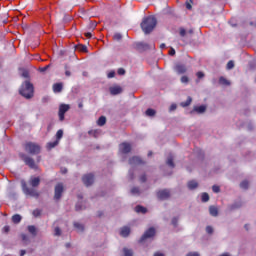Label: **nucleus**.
<instances>
[{
  "instance_id": "obj_40",
  "label": "nucleus",
  "mask_w": 256,
  "mask_h": 256,
  "mask_svg": "<svg viewBox=\"0 0 256 256\" xmlns=\"http://www.w3.org/2000/svg\"><path fill=\"white\" fill-rule=\"evenodd\" d=\"M213 193H219L221 191V188L217 185L212 186Z\"/></svg>"
},
{
  "instance_id": "obj_61",
  "label": "nucleus",
  "mask_w": 256,
  "mask_h": 256,
  "mask_svg": "<svg viewBox=\"0 0 256 256\" xmlns=\"http://www.w3.org/2000/svg\"><path fill=\"white\" fill-rule=\"evenodd\" d=\"M154 256H165V254L157 252V253L154 254Z\"/></svg>"
},
{
  "instance_id": "obj_43",
  "label": "nucleus",
  "mask_w": 256,
  "mask_h": 256,
  "mask_svg": "<svg viewBox=\"0 0 256 256\" xmlns=\"http://www.w3.org/2000/svg\"><path fill=\"white\" fill-rule=\"evenodd\" d=\"M54 235H56L57 237H59L61 235V228L59 227H56L54 229Z\"/></svg>"
},
{
  "instance_id": "obj_47",
  "label": "nucleus",
  "mask_w": 256,
  "mask_h": 256,
  "mask_svg": "<svg viewBox=\"0 0 256 256\" xmlns=\"http://www.w3.org/2000/svg\"><path fill=\"white\" fill-rule=\"evenodd\" d=\"M196 77H198L199 79H203V77H205V73H203V72H197V73H196Z\"/></svg>"
},
{
  "instance_id": "obj_59",
  "label": "nucleus",
  "mask_w": 256,
  "mask_h": 256,
  "mask_svg": "<svg viewBox=\"0 0 256 256\" xmlns=\"http://www.w3.org/2000/svg\"><path fill=\"white\" fill-rule=\"evenodd\" d=\"M76 211H82L83 207H81V205L76 204V207H75Z\"/></svg>"
},
{
  "instance_id": "obj_50",
  "label": "nucleus",
  "mask_w": 256,
  "mask_h": 256,
  "mask_svg": "<svg viewBox=\"0 0 256 256\" xmlns=\"http://www.w3.org/2000/svg\"><path fill=\"white\" fill-rule=\"evenodd\" d=\"M140 181L141 183H145V181H147V175L143 174L142 176H140Z\"/></svg>"
},
{
  "instance_id": "obj_9",
  "label": "nucleus",
  "mask_w": 256,
  "mask_h": 256,
  "mask_svg": "<svg viewBox=\"0 0 256 256\" xmlns=\"http://www.w3.org/2000/svg\"><path fill=\"white\" fill-rule=\"evenodd\" d=\"M70 109V106L68 104H62L60 105L59 107V112H58V115H59V120L60 121H65V113L67 111H69Z\"/></svg>"
},
{
  "instance_id": "obj_14",
  "label": "nucleus",
  "mask_w": 256,
  "mask_h": 256,
  "mask_svg": "<svg viewBox=\"0 0 256 256\" xmlns=\"http://www.w3.org/2000/svg\"><path fill=\"white\" fill-rule=\"evenodd\" d=\"M120 235L121 237H129V235H131V228L128 226L122 227L120 230Z\"/></svg>"
},
{
  "instance_id": "obj_44",
  "label": "nucleus",
  "mask_w": 256,
  "mask_h": 256,
  "mask_svg": "<svg viewBox=\"0 0 256 256\" xmlns=\"http://www.w3.org/2000/svg\"><path fill=\"white\" fill-rule=\"evenodd\" d=\"M49 67H51V64H48V65H46V66H44L42 68H39V71L41 73H45V71H47V69H49Z\"/></svg>"
},
{
  "instance_id": "obj_11",
  "label": "nucleus",
  "mask_w": 256,
  "mask_h": 256,
  "mask_svg": "<svg viewBox=\"0 0 256 256\" xmlns=\"http://www.w3.org/2000/svg\"><path fill=\"white\" fill-rule=\"evenodd\" d=\"M129 165H145V161L139 156H133L128 160Z\"/></svg>"
},
{
  "instance_id": "obj_45",
  "label": "nucleus",
  "mask_w": 256,
  "mask_h": 256,
  "mask_svg": "<svg viewBox=\"0 0 256 256\" xmlns=\"http://www.w3.org/2000/svg\"><path fill=\"white\" fill-rule=\"evenodd\" d=\"M181 83H189V77H187V76H182V77H181Z\"/></svg>"
},
{
  "instance_id": "obj_37",
  "label": "nucleus",
  "mask_w": 256,
  "mask_h": 256,
  "mask_svg": "<svg viewBox=\"0 0 256 256\" xmlns=\"http://www.w3.org/2000/svg\"><path fill=\"white\" fill-rule=\"evenodd\" d=\"M233 67H235V62H233V60H230L227 63L226 69L231 70V69H233Z\"/></svg>"
},
{
  "instance_id": "obj_20",
  "label": "nucleus",
  "mask_w": 256,
  "mask_h": 256,
  "mask_svg": "<svg viewBox=\"0 0 256 256\" xmlns=\"http://www.w3.org/2000/svg\"><path fill=\"white\" fill-rule=\"evenodd\" d=\"M193 111L196 113H205V111H207V107L205 105L195 106Z\"/></svg>"
},
{
  "instance_id": "obj_2",
  "label": "nucleus",
  "mask_w": 256,
  "mask_h": 256,
  "mask_svg": "<svg viewBox=\"0 0 256 256\" xmlns=\"http://www.w3.org/2000/svg\"><path fill=\"white\" fill-rule=\"evenodd\" d=\"M140 27L145 35L153 33V31H155V27H157V18H155V16L144 17Z\"/></svg>"
},
{
  "instance_id": "obj_26",
  "label": "nucleus",
  "mask_w": 256,
  "mask_h": 256,
  "mask_svg": "<svg viewBox=\"0 0 256 256\" xmlns=\"http://www.w3.org/2000/svg\"><path fill=\"white\" fill-rule=\"evenodd\" d=\"M74 227L75 229H77V231H79L80 233H82V231H85V226H83V224L79 223V222H74Z\"/></svg>"
},
{
  "instance_id": "obj_36",
  "label": "nucleus",
  "mask_w": 256,
  "mask_h": 256,
  "mask_svg": "<svg viewBox=\"0 0 256 256\" xmlns=\"http://www.w3.org/2000/svg\"><path fill=\"white\" fill-rule=\"evenodd\" d=\"M123 252H124V256H133V250L131 249L124 248Z\"/></svg>"
},
{
  "instance_id": "obj_35",
  "label": "nucleus",
  "mask_w": 256,
  "mask_h": 256,
  "mask_svg": "<svg viewBox=\"0 0 256 256\" xmlns=\"http://www.w3.org/2000/svg\"><path fill=\"white\" fill-rule=\"evenodd\" d=\"M155 110H153V109H151V108H148L147 110H146V115L148 116V117H155Z\"/></svg>"
},
{
  "instance_id": "obj_19",
  "label": "nucleus",
  "mask_w": 256,
  "mask_h": 256,
  "mask_svg": "<svg viewBox=\"0 0 256 256\" xmlns=\"http://www.w3.org/2000/svg\"><path fill=\"white\" fill-rule=\"evenodd\" d=\"M57 145H59V140H55L54 142H48L46 147L48 151H51V149H55Z\"/></svg>"
},
{
  "instance_id": "obj_25",
  "label": "nucleus",
  "mask_w": 256,
  "mask_h": 256,
  "mask_svg": "<svg viewBox=\"0 0 256 256\" xmlns=\"http://www.w3.org/2000/svg\"><path fill=\"white\" fill-rule=\"evenodd\" d=\"M219 84H220V85L229 86V85H231V82H229V80H227V78L221 76V77L219 78Z\"/></svg>"
},
{
  "instance_id": "obj_56",
  "label": "nucleus",
  "mask_w": 256,
  "mask_h": 256,
  "mask_svg": "<svg viewBox=\"0 0 256 256\" xmlns=\"http://www.w3.org/2000/svg\"><path fill=\"white\" fill-rule=\"evenodd\" d=\"M10 230L11 228L9 226H4L3 228L4 233H9Z\"/></svg>"
},
{
  "instance_id": "obj_21",
  "label": "nucleus",
  "mask_w": 256,
  "mask_h": 256,
  "mask_svg": "<svg viewBox=\"0 0 256 256\" xmlns=\"http://www.w3.org/2000/svg\"><path fill=\"white\" fill-rule=\"evenodd\" d=\"M107 123V118L105 116H100L97 120V125L103 127Z\"/></svg>"
},
{
  "instance_id": "obj_5",
  "label": "nucleus",
  "mask_w": 256,
  "mask_h": 256,
  "mask_svg": "<svg viewBox=\"0 0 256 256\" xmlns=\"http://www.w3.org/2000/svg\"><path fill=\"white\" fill-rule=\"evenodd\" d=\"M19 157L30 169H37V164H35V160L33 158L27 156L25 153H20Z\"/></svg>"
},
{
  "instance_id": "obj_24",
  "label": "nucleus",
  "mask_w": 256,
  "mask_h": 256,
  "mask_svg": "<svg viewBox=\"0 0 256 256\" xmlns=\"http://www.w3.org/2000/svg\"><path fill=\"white\" fill-rule=\"evenodd\" d=\"M28 231L33 237H37V228L34 225L28 226Z\"/></svg>"
},
{
  "instance_id": "obj_22",
  "label": "nucleus",
  "mask_w": 256,
  "mask_h": 256,
  "mask_svg": "<svg viewBox=\"0 0 256 256\" xmlns=\"http://www.w3.org/2000/svg\"><path fill=\"white\" fill-rule=\"evenodd\" d=\"M135 211H136V213H143V215H145V213H147V208H145L141 205H137L135 207Z\"/></svg>"
},
{
  "instance_id": "obj_30",
  "label": "nucleus",
  "mask_w": 256,
  "mask_h": 256,
  "mask_svg": "<svg viewBox=\"0 0 256 256\" xmlns=\"http://www.w3.org/2000/svg\"><path fill=\"white\" fill-rule=\"evenodd\" d=\"M77 51H81L82 53H87V47L83 44L76 46Z\"/></svg>"
},
{
  "instance_id": "obj_42",
  "label": "nucleus",
  "mask_w": 256,
  "mask_h": 256,
  "mask_svg": "<svg viewBox=\"0 0 256 256\" xmlns=\"http://www.w3.org/2000/svg\"><path fill=\"white\" fill-rule=\"evenodd\" d=\"M206 233H208V235H213V227L212 226H207L206 227Z\"/></svg>"
},
{
  "instance_id": "obj_17",
  "label": "nucleus",
  "mask_w": 256,
  "mask_h": 256,
  "mask_svg": "<svg viewBox=\"0 0 256 256\" xmlns=\"http://www.w3.org/2000/svg\"><path fill=\"white\" fill-rule=\"evenodd\" d=\"M187 187L190 189V191H193V189H197L199 187V183H197L195 180H191L188 182Z\"/></svg>"
},
{
  "instance_id": "obj_18",
  "label": "nucleus",
  "mask_w": 256,
  "mask_h": 256,
  "mask_svg": "<svg viewBox=\"0 0 256 256\" xmlns=\"http://www.w3.org/2000/svg\"><path fill=\"white\" fill-rule=\"evenodd\" d=\"M209 213L212 217H217L219 215V209L216 206H210Z\"/></svg>"
},
{
  "instance_id": "obj_6",
  "label": "nucleus",
  "mask_w": 256,
  "mask_h": 256,
  "mask_svg": "<svg viewBox=\"0 0 256 256\" xmlns=\"http://www.w3.org/2000/svg\"><path fill=\"white\" fill-rule=\"evenodd\" d=\"M63 191H65V188L63 186V183L56 184L54 188V199L55 201H59L63 195Z\"/></svg>"
},
{
  "instance_id": "obj_39",
  "label": "nucleus",
  "mask_w": 256,
  "mask_h": 256,
  "mask_svg": "<svg viewBox=\"0 0 256 256\" xmlns=\"http://www.w3.org/2000/svg\"><path fill=\"white\" fill-rule=\"evenodd\" d=\"M131 193H132V195H139V193H140L139 187H133L131 189Z\"/></svg>"
},
{
  "instance_id": "obj_57",
  "label": "nucleus",
  "mask_w": 256,
  "mask_h": 256,
  "mask_svg": "<svg viewBox=\"0 0 256 256\" xmlns=\"http://www.w3.org/2000/svg\"><path fill=\"white\" fill-rule=\"evenodd\" d=\"M169 55H171V57H173V55H175V49L174 48H170Z\"/></svg>"
},
{
  "instance_id": "obj_3",
  "label": "nucleus",
  "mask_w": 256,
  "mask_h": 256,
  "mask_svg": "<svg viewBox=\"0 0 256 256\" xmlns=\"http://www.w3.org/2000/svg\"><path fill=\"white\" fill-rule=\"evenodd\" d=\"M19 93H20V95H22V97H25V99H31L33 97L34 88H33V85L31 84V82H29V80H26L21 85Z\"/></svg>"
},
{
  "instance_id": "obj_34",
  "label": "nucleus",
  "mask_w": 256,
  "mask_h": 256,
  "mask_svg": "<svg viewBox=\"0 0 256 256\" xmlns=\"http://www.w3.org/2000/svg\"><path fill=\"white\" fill-rule=\"evenodd\" d=\"M241 189H249V181L244 180L240 183Z\"/></svg>"
},
{
  "instance_id": "obj_48",
  "label": "nucleus",
  "mask_w": 256,
  "mask_h": 256,
  "mask_svg": "<svg viewBox=\"0 0 256 256\" xmlns=\"http://www.w3.org/2000/svg\"><path fill=\"white\" fill-rule=\"evenodd\" d=\"M108 79H113L115 77V71H110L107 75Z\"/></svg>"
},
{
  "instance_id": "obj_12",
  "label": "nucleus",
  "mask_w": 256,
  "mask_h": 256,
  "mask_svg": "<svg viewBox=\"0 0 256 256\" xmlns=\"http://www.w3.org/2000/svg\"><path fill=\"white\" fill-rule=\"evenodd\" d=\"M174 71L178 73V75H183L184 73H187V66L184 64L178 63L174 67Z\"/></svg>"
},
{
  "instance_id": "obj_27",
  "label": "nucleus",
  "mask_w": 256,
  "mask_h": 256,
  "mask_svg": "<svg viewBox=\"0 0 256 256\" xmlns=\"http://www.w3.org/2000/svg\"><path fill=\"white\" fill-rule=\"evenodd\" d=\"M137 48L138 49H142L143 51H146V49H149V44L143 43V42H139L137 44Z\"/></svg>"
},
{
  "instance_id": "obj_46",
  "label": "nucleus",
  "mask_w": 256,
  "mask_h": 256,
  "mask_svg": "<svg viewBox=\"0 0 256 256\" xmlns=\"http://www.w3.org/2000/svg\"><path fill=\"white\" fill-rule=\"evenodd\" d=\"M33 215H34V217H39V215H41V210H39V209L34 210Z\"/></svg>"
},
{
  "instance_id": "obj_16",
  "label": "nucleus",
  "mask_w": 256,
  "mask_h": 256,
  "mask_svg": "<svg viewBox=\"0 0 256 256\" xmlns=\"http://www.w3.org/2000/svg\"><path fill=\"white\" fill-rule=\"evenodd\" d=\"M52 89L55 93H61L63 91V83L53 84Z\"/></svg>"
},
{
  "instance_id": "obj_64",
  "label": "nucleus",
  "mask_w": 256,
  "mask_h": 256,
  "mask_svg": "<svg viewBox=\"0 0 256 256\" xmlns=\"http://www.w3.org/2000/svg\"><path fill=\"white\" fill-rule=\"evenodd\" d=\"M220 256H230L229 253H223L222 255Z\"/></svg>"
},
{
  "instance_id": "obj_58",
  "label": "nucleus",
  "mask_w": 256,
  "mask_h": 256,
  "mask_svg": "<svg viewBox=\"0 0 256 256\" xmlns=\"http://www.w3.org/2000/svg\"><path fill=\"white\" fill-rule=\"evenodd\" d=\"M22 240L29 241V236H27L26 234H22Z\"/></svg>"
},
{
  "instance_id": "obj_54",
  "label": "nucleus",
  "mask_w": 256,
  "mask_h": 256,
  "mask_svg": "<svg viewBox=\"0 0 256 256\" xmlns=\"http://www.w3.org/2000/svg\"><path fill=\"white\" fill-rule=\"evenodd\" d=\"M84 35L85 37H87V39H91V37H93V34H91V32H85Z\"/></svg>"
},
{
  "instance_id": "obj_31",
  "label": "nucleus",
  "mask_w": 256,
  "mask_h": 256,
  "mask_svg": "<svg viewBox=\"0 0 256 256\" xmlns=\"http://www.w3.org/2000/svg\"><path fill=\"white\" fill-rule=\"evenodd\" d=\"M201 199L202 203H207L209 201V194L207 192L202 193Z\"/></svg>"
},
{
  "instance_id": "obj_51",
  "label": "nucleus",
  "mask_w": 256,
  "mask_h": 256,
  "mask_svg": "<svg viewBox=\"0 0 256 256\" xmlns=\"http://www.w3.org/2000/svg\"><path fill=\"white\" fill-rule=\"evenodd\" d=\"M177 110V104H171L169 111H175Z\"/></svg>"
},
{
  "instance_id": "obj_29",
  "label": "nucleus",
  "mask_w": 256,
  "mask_h": 256,
  "mask_svg": "<svg viewBox=\"0 0 256 256\" xmlns=\"http://www.w3.org/2000/svg\"><path fill=\"white\" fill-rule=\"evenodd\" d=\"M61 139H63V129H59L56 132V141H58V143L61 141Z\"/></svg>"
},
{
  "instance_id": "obj_52",
  "label": "nucleus",
  "mask_w": 256,
  "mask_h": 256,
  "mask_svg": "<svg viewBox=\"0 0 256 256\" xmlns=\"http://www.w3.org/2000/svg\"><path fill=\"white\" fill-rule=\"evenodd\" d=\"M117 73H118V75H125V69L119 68Z\"/></svg>"
},
{
  "instance_id": "obj_8",
  "label": "nucleus",
  "mask_w": 256,
  "mask_h": 256,
  "mask_svg": "<svg viewBox=\"0 0 256 256\" xmlns=\"http://www.w3.org/2000/svg\"><path fill=\"white\" fill-rule=\"evenodd\" d=\"M82 182L84 183V185L86 187H91V185H93V183L95 182V175L89 173V174H85L82 177Z\"/></svg>"
},
{
  "instance_id": "obj_28",
  "label": "nucleus",
  "mask_w": 256,
  "mask_h": 256,
  "mask_svg": "<svg viewBox=\"0 0 256 256\" xmlns=\"http://www.w3.org/2000/svg\"><path fill=\"white\" fill-rule=\"evenodd\" d=\"M21 219H22L21 215H19V214H15L12 216V222H14L16 225L18 223H21Z\"/></svg>"
},
{
  "instance_id": "obj_32",
  "label": "nucleus",
  "mask_w": 256,
  "mask_h": 256,
  "mask_svg": "<svg viewBox=\"0 0 256 256\" xmlns=\"http://www.w3.org/2000/svg\"><path fill=\"white\" fill-rule=\"evenodd\" d=\"M64 69H65L66 77H71V67H69V65L65 64Z\"/></svg>"
},
{
  "instance_id": "obj_41",
  "label": "nucleus",
  "mask_w": 256,
  "mask_h": 256,
  "mask_svg": "<svg viewBox=\"0 0 256 256\" xmlns=\"http://www.w3.org/2000/svg\"><path fill=\"white\" fill-rule=\"evenodd\" d=\"M179 31L181 37H185V35H187V30H185V28H180Z\"/></svg>"
},
{
  "instance_id": "obj_23",
  "label": "nucleus",
  "mask_w": 256,
  "mask_h": 256,
  "mask_svg": "<svg viewBox=\"0 0 256 256\" xmlns=\"http://www.w3.org/2000/svg\"><path fill=\"white\" fill-rule=\"evenodd\" d=\"M192 102H193V98H191V96H188V98L185 102L180 103V106L181 107H189V105H191Z\"/></svg>"
},
{
  "instance_id": "obj_53",
  "label": "nucleus",
  "mask_w": 256,
  "mask_h": 256,
  "mask_svg": "<svg viewBox=\"0 0 256 256\" xmlns=\"http://www.w3.org/2000/svg\"><path fill=\"white\" fill-rule=\"evenodd\" d=\"M22 77H24L25 79H29V72L28 71H24L22 73Z\"/></svg>"
},
{
  "instance_id": "obj_55",
  "label": "nucleus",
  "mask_w": 256,
  "mask_h": 256,
  "mask_svg": "<svg viewBox=\"0 0 256 256\" xmlns=\"http://www.w3.org/2000/svg\"><path fill=\"white\" fill-rule=\"evenodd\" d=\"M186 256H200L197 252H189Z\"/></svg>"
},
{
  "instance_id": "obj_4",
  "label": "nucleus",
  "mask_w": 256,
  "mask_h": 256,
  "mask_svg": "<svg viewBox=\"0 0 256 256\" xmlns=\"http://www.w3.org/2000/svg\"><path fill=\"white\" fill-rule=\"evenodd\" d=\"M24 149L30 155H39L41 153V146L35 142H26Z\"/></svg>"
},
{
  "instance_id": "obj_33",
  "label": "nucleus",
  "mask_w": 256,
  "mask_h": 256,
  "mask_svg": "<svg viewBox=\"0 0 256 256\" xmlns=\"http://www.w3.org/2000/svg\"><path fill=\"white\" fill-rule=\"evenodd\" d=\"M167 165H169V167H172V169L175 167V163L173 162V156L168 157L167 159Z\"/></svg>"
},
{
  "instance_id": "obj_38",
  "label": "nucleus",
  "mask_w": 256,
  "mask_h": 256,
  "mask_svg": "<svg viewBox=\"0 0 256 256\" xmlns=\"http://www.w3.org/2000/svg\"><path fill=\"white\" fill-rule=\"evenodd\" d=\"M114 41H121V39H123V36L121 35V33H116L113 36Z\"/></svg>"
},
{
  "instance_id": "obj_49",
  "label": "nucleus",
  "mask_w": 256,
  "mask_h": 256,
  "mask_svg": "<svg viewBox=\"0 0 256 256\" xmlns=\"http://www.w3.org/2000/svg\"><path fill=\"white\" fill-rule=\"evenodd\" d=\"M177 223H179V219H178V218H173V219H172V225H173L174 227H177Z\"/></svg>"
},
{
  "instance_id": "obj_1",
  "label": "nucleus",
  "mask_w": 256,
  "mask_h": 256,
  "mask_svg": "<svg viewBox=\"0 0 256 256\" xmlns=\"http://www.w3.org/2000/svg\"><path fill=\"white\" fill-rule=\"evenodd\" d=\"M41 184V178L39 177H31L29 180V185H31L32 188H29L27 185V181L21 180V187L24 195L26 197H34L35 199H38L39 197V191L35 189L38 185Z\"/></svg>"
},
{
  "instance_id": "obj_15",
  "label": "nucleus",
  "mask_w": 256,
  "mask_h": 256,
  "mask_svg": "<svg viewBox=\"0 0 256 256\" xmlns=\"http://www.w3.org/2000/svg\"><path fill=\"white\" fill-rule=\"evenodd\" d=\"M110 93L111 95H119L123 93V88H121V86L110 87Z\"/></svg>"
},
{
  "instance_id": "obj_63",
  "label": "nucleus",
  "mask_w": 256,
  "mask_h": 256,
  "mask_svg": "<svg viewBox=\"0 0 256 256\" xmlns=\"http://www.w3.org/2000/svg\"><path fill=\"white\" fill-rule=\"evenodd\" d=\"M165 43H162L161 45H160V49H165Z\"/></svg>"
},
{
  "instance_id": "obj_62",
  "label": "nucleus",
  "mask_w": 256,
  "mask_h": 256,
  "mask_svg": "<svg viewBox=\"0 0 256 256\" xmlns=\"http://www.w3.org/2000/svg\"><path fill=\"white\" fill-rule=\"evenodd\" d=\"M25 253H26V251H25V250H21V251H20V256H24V255H25Z\"/></svg>"
},
{
  "instance_id": "obj_7",
  "label": "nucleus",
  "mask_w": 256,
  "mask_h": 256,
  "mask_svg": "<svg viewBox=\"0 0 256 256\" xmlns=\"http://www.w3.org/2000/svg\"><path fill=\"white\" fill-rule=\"evenodd\" d=\"M155 233H156L155 229L153 227H150L141 236V238L139 239V243H143L144 241H146V239H151V238L155 237Z\"/></svg>"
},
{
  "instance_id": "obj_13",
  "label": "nucleus",
  "mask_w": 256,
  "mask_h": 256,
  "mask_svg": "<svg viewBox=\"0 0 256 256\" xmlns=\"http://www.w3.org/2000/svg\"><path fill=\"white\" fill-rule=\"evenodd\" d=\"M119 149L121 153H124V155H127V153H131V144L127 142H123L120 144Z\"/></svg>"
},
{
  "instance_id": "obj_10",
  "label": "nucleus",
  "mask_w": 256,
  "mask_h": 256,
  "mask_svg": "<svg viewBox=\"0 0 256 256\" xmlns=\"http://www.w3.org/2000/svg\"><path fill=\"white\" fill-rule=\"evenodd\" d=\"M157 197L158 199H160V201H165L166 199H169V197H171V191H169L168 189L159 190L157 192Z\"/></svg>"
},
{
  "instance_id": "obj_60",
  "label": "nucleus",
  "mask_w": 256,
  "mask_h": 256,
  "mask_svg": "<svg viewBox=\"0 0 256 256\" xmlns=\"http://www.w3.org/2000/svg\"><path fill=\"white\" fill-rule=\"evenodd\" d=\"M192 8H193V6H191V4H190V3H187V4H186V9L191 10Z\"/></svg>"
}]
</instances>
